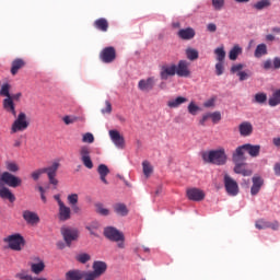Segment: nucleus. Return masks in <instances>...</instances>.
<instances>
[{
    "label": "nucleus",
    "mask_w": 280,
    "mask_h": 280,
    "mask_svg": "<svg viewBox=\"0 0 280 280\" xmlns=\"http://www.w3.org/2000/svg\"><path fill=\"white\" fill-rule=\"evenodd\" d=\"M205 163H212L213 165H226L228 156L224 148H219L215 150L205 151L201 154Z\"/></svg>",
    "instance_id": "f257e3e1"
},
{
    "label": "nucleus",
    "mask_w": 280,
    "mask_h": 280,
    "mask_svg": "<svg viewBox=\"0 0 280 280\" xmlns=\"http://www.w3.org/2000/svg\"><path fill=\"white\" fill-rule=\"evenodd\" d=\"M10 84L4 83L1 86L0 95L2 97H7L3 100V108L7 113H11L13 117H16V108L14 107V101H12V96L10 95Z\"/></svg>",
    "instance_id": "f03ea898"
},
{
    "label": "nucleus",
    "mask_w": 280,
    "mask_h": 280,
    "mask_svg": "<svg viewBox=\"0 0 280 280\" xmlns=\"http://www.w3.org/2000/svg\"><path fill=\"white\" fill-rule=\"evenodd\" d=\"M5 185L7 187L16 189V187H21V185H23V180L21 177L5 171L0 175V186L5 187Z\"/></svg>",
    "instance_id": "7ed1b4c3"
},
{
    "label": "nucleus",
    "mask_w": 280,
    "mask_h": 280,
    "mask_svg": "<svg viewBox=\"0 0 280 280\" xmlns=\"http://www.w3.org/2000/svg\"><path fill=\"white\" fill-rule=\"evenodd\" d=\"M104 235L107 237V240H110V242H117L118 248H126V244L124 243V234L117 229L106 228L104 230Z\"/></svg>",
    "instance_id": "20e7f679"
},
{
    "label": "nucleus",
    "mask_w": 280,
    "mask_h": 280,
    "mask_svg": "<svg viewBox=\"0 0 280 280\" xmlns=\"http://www.w3.org/2000/svg\"><path fill=\"white\" fill-rule=\"evenodd\" d=\"M4 242L9 245L11 250H22L25 246V238L19 233L7 236Z\"/></svg>",
    "instance_id": "39448f33"
},
{
    "label": "nucleus",
    "mask_w": 280,
    "mask_h": 280,
    "mask_svg": "<svg viewBox=\"0 0 280 280\" xmlns=\"http://www.w3.org/2000/svg\"><path fill=\"white\" fill-rule=\"evenodd\" d=\"M28 126L30 121H27V115L20 113L11 126V135L23 132V130H27Z\"/></svg>",
    "instance_id": "423d86ee"
},
{
    "label": "nucleus",
    "mask_w": 280,
    "mask_h": 280,
    "mask_svg": "<svg viewBox=\"0 0 280 280\" xmlns=\"http://www.w3.org/2000/svg\"><path fill=\"white\" fill-rule=\"evenodd\" d=\"M61 235L67 246H71V243L77 242L78 237H80V232L75 228L63 226L61 228Z\"/></svg>",
    "instance_id": "0eeeda50"
},
{
    "label": "nucleus",
    "mask_w": 280,
    "mask_h": 280,
    "mask_svg": "<svg viewBox=\"0 0 280 280\" xmlns=\"http://www.w3.org/2000/svg\"><path fill=\"white\" fill-rule=\"evenodd\" d=\"M223 183L228 196L235 197L237 194H240V185H237V182H235V179H233L231 176L225 174Z\"/></svg>",
    "instance_id": "6e6552de"
},
{
    "label": "nucleus",
    "mask_w": 280,
    "mask_h": 280,
    "mask_svg": "<svg viewBox=\"0 0 280 280\" xmlns=\"http://www.w3.org/2000/svg\"><path fill=\"white\" fill-rule=\"evenodd\" d=\"M79 156L84 167L88 170H93V160H91V148L89 145L80 147Z\"/></svg>",
    "instance_id": "1a4fd4ad"
},
{
    "label": "nucleus",
    "mask_w": 280,
    "mask_h": 280,
    "mask_svg": "<svg viewBox=\"0 0 280 280\" xmlns=\"http://www.w3.org/2000/svg\"><path fill=\"white\" fill-rule=\"evenodd\" d=\"M191 63L187 60H179L177 66L175 65V75H178V78H190L191 70L189 67Z\"/></svg>",
    "instance_id": "9d476101"
},
{
    "label": "nucleus",
    "mask_w": 280,
    "mask_h": 280,
    "mask_svg": "<svg viewBox=\"0 0 280 280\" xmlns=\"http://www.w3.org/2000/svg\"><path fill=\"white\" fill-rule=\"evenodd\" d=\"M176 75V65L164 63L160 67V78L161 80H170Z\"/></svg>",
    "instance_id": "9b49d317"
},
{
    "label": "nucleus",
    "mask_w": 280,
    "mask_h": 280,
    "mask_svg": "<svg viewBox=\"0 0 280 280\" xmlns=\"http://www.w3.org/2000/svg\"><path fill=\"white\" fill-rule=\"evenodd\" d=\"M156 84V79L154 77H149L147 79H141L138 82V89L142 93H150Z\"/></svg>",
    "instance_id": "f8f14e48"
},
{
    "label": "nucleus",
    "mask_w": 280,
    "mask_h": 280,
    "mask_svg": "<svg viewBox=\"0 0 280 280\" xmlns=\"http://www.w3.org/2000/svg\"><path fill=\"white\" fill-rule=\"evenodd\" d=\"M100 58L102 62H105L106 65L113 62L115 58H117V52L115 51L114 47H106L102 50Z\"/></svg>",
    "instance_id": "ddd939ff"
},
{
    "label": "nucleus",
    "mask_w": 280,
    "mask_h": 280,
    "mask_svg": "<svg viewBox=\"0 0 280 280\" xmlns=\"http://www.w3.org/2000/svg\"><path fill=\"white\" fill-rule=\"evenodd\" d=\"M22 218L26 224H31L32 226H35L40 222V217H38V213L32 210H24L22 212Z\"/></svg>",
    "instance_id": "4468645a"
},
{
    "label": "nucleus",
    "mask_w": 280,
    "mask_h": 280,
    "mask_svg": "<svg viewBox=\"0 0 280 280\" xmlns=\"http://www.w3.org/2000/svg\"><path fill=\"white\" fill-rule=\"evenodd\" d=\"M109 137H110L114 145H116V148H118L119 150H124V148L126 145V140L124 139V136H121V133H119V131L109 130Z\"/></svg>",
    "instance_id": "2eb2a0df"
},
{
    "label": "nucleus",
    "mask_w": 280,
    "mask_h": 280,
    "mask_svg": "<svg viewBox=\"0 0 280 280\" xmlns=\"http://www.w3.org/2000/svg\"><path fill=\"white\" fill-rule=\"evenodd\" d=\"M205 191L199 188H189L187 190L188 200H192L194 202H200L205 200Z\"/></svg>",
    "instance_id": "dca6fc26"
},
{
    "label": "nucleus",
    "mask_w": 280,
    "mask_h": 280,
    "mask_svg": "<svg viewBox=\"0 0 280 280\" xmlns=\"http://www.w3.org/2000/svg\"><path fill=\"white\" fill-rule=\"evenodd\" d=\"M71 218V208L66 206V203L59 206L58 209V220L59 222H67Z\"/></svg>",
    "instance_id": "f3484780"
},
{
    "label": "nucleus",
    "mask_w": 280,
    "mask_h": 280,
    "mask_svg": "<svg viewBox=\"0 0 280 280\" xmlns=\"http://www.w3.org/2000/svg\"><path fill=\"white\" fill-rule=\"evenodd\" d=\"M31 272L33 275H40L45 270V261L40 258H35L32 262H30Z\"/></svg>",
    "instance_id": "a211bd4d"
},
{
    "label": "nucleus",
    "mask_w": 280,
    "mask_h": 280,
    "mask_svg": "<svg viewBox=\"0 0 280 280\" xmlns=\"http://www.w3.org/2000/svg\"><path fill=\"white\" fill-rule=\"evenodd\" d=\"M252 188H250V194L252 196H257V194H259V191H261V187H264V178H261L260 176H254L252 178Z\"/></svg>",
    "instance_id": "6ab92c4d"
},
{
    "label": "nucleus",
    "mask_w": 280,
    "mask_h": 280,
    "mask_svg": "<svg viewBox=\"0 0 280 280\" xmlns=\"http://www.w3.org/2000/svg\"><path fill=\"white\" fill-rule=\"evenodd\" d=\"M244 152H246L245 144L236 148V150L232 155L233 163H244V161H246V156H244Z\"/></svg>",
    "instance_id": "aec40b11"
},
{
    "label": "nucleus",
    "mask_w": 280,
    "mask_h": 280,
    "mask_svg": "<svg viewBox=\"0 0 280 280\" xmlns=\"http://www.w3.org/2000/svg\"><path fill=\"white\" fill-rule=\"evenodd\" d=\"M0 198L2 200H9V202H15L16 196L12 194V190L7 186H0Z\"/></svg>",
    "instance_id": "412c9836"
},
{
    "label": "nucleus",
    "mask_w": 280,
    "mask_h": 280,
    "mask_svg": "<svg viewBox=\"0 0 280 280\" xmlns=\"http://www.w3.org/2000/svg\"><path fill=\"white\" fill-rule=\"evenodd\" d=\"M79 200H80V196H78V194H70L67 197L68 205L72 207L73 213H80L82 211L80 207H78Z\"/></svg>",
    "instance_id": "4be33fe9"
},
{
    "label": "nucleus",
    "mask_w": 280,
    "mask_h": 280,
    "mask_svg": "<svg viewBox=\"0 0 280 280\" xmlns=\"http://www.w3.org/2000/svg\"><path fill=\"white\" fill-rule=\"evenodd\" d=\"M234 172L235 174H242V176H252L253 171L246 168V163L244 162H234Z\"/></svg>",
    "instance_id": "5701e85b"
},
{
    "label": "nucleus",
    "mask_w": 280,
    "mask_h": 280,
    "mask_svg": "<svg viewBox=\"0 0 280 280\" xmlns=\"http://www.w3.org/2000/svg\"><path fill=\"white\" fill-rule=\"evenodd\" d=\"M241 137H250L253 135V124L244 121L238 126Z\"/></svg>",
    "instance_id": "b1692460"
},
{
    "label": "nucleus",
    "mask_w": 280,
    "mask_h": 280,
    "mask_svg": "<svg viewBox=\"0 0 280 280\" xmlns=\"http://www.w3.org/2000/svg\"><path fill=\"white\" fill-rule=\"evenodd\" d=\"M106 262L104 261H95L93 264V269L94 271H91L90 273L94 275V277H102L104 272H106Z\"/></svg>",
    "instance_id": "393cba45"
},
{
    "label": "nucleus",
    "mask_w": 280,
    "mask_h": 280,
    "mask_svg": "<svg viewBox=\"0 0 280 280\" xmlns=\"http://www.w3.org/2000/svg\"><path fill=\"white\" fill-rule=\"evenodd\" d=\"M177 36L182 38V40H191V38L196 36V31L191 27L182 28L178 31Z\"/></svg>",
    "instance_id": "a878e982"
},
{
    "label": "nucleus",
    "mask_w": 280,
    "mask_h": 280,
    "mask_svg": "<svg viewBox=\"0 0 280 280\" xmlns=\"http://www.w3.org/2000/svg\"><path fill=\"white\" fill-rule=\"evenodd\" d=\"M183 104H187V97L185 96H177L167 102L168 108H179Z\"/></svg>",
    "instance_id": "bb28decb"
},
{
    "label": "nucleus",
    "mask_w": 280,
    "mask_h": 280,
    "mask_svg": "<svg viewBox=\"0 0 280 280\" xmlns=\"http://www.w3.org/2000/svg\"><path fill=\"white\" fill-rule=\"evenodd\" d=\"M4 167L7 172H9L10 174H16V172L21 171V166H19V163H16V161L13 160H7L4 162Z\"/></svg>",
    "instance_id": "cd10ccee"
},
{
    "label": "nucleus",
    "mask_w": 280,
    "mask_h": 280,
    "mask_svg": "<svg viewBox=\"0 0 280 280\" xmlns=\"http://www.w3.org/2000/svg\"><path fill=\"white\" fill-rule=\"evenodd\" d=\"M86 272L81 270H70L66 273L67 280H82Z\"/></svg>",
    "instance_id": "c85d7f7f"
},
{
    "label": "nucleus",
    "mask_w": 280,
    "mask_h": 280,
    "mask_svg": "<svg viewBox=\"0 0 280 280\" xmlns=\"http://www.w3.org/2000/svg\"><path fill=\"white\" fill-rule=\"evenodd\" d=\"M245 152L249 154V156L257 158L259 152H261V145L256 144L253 145L250 143L245 144Z\"/></svg>",
    "instance_id": "c756f323"
},
{
    "label": "nucleus",
    "mask_w": 280,
    "mask_h": 280,
    "mask_svg": "<svg viewBox=\"0 0 280 280\" xmlns=\"http://www.w3.org/2000/svg\"><path fill=\"white\" fill-rule=\"evenodd\" d=\"M97 172L101 176L102 183H104V185H108V180H106V176H108V174L110 173L108 166H106V164H100Z\"/></svg>",
    "instance_id": "7c9ffc66"
},
{
    "label": "nucleus",
    "mask_w": 280,
    "mask_h": 280,
    "mask_svg": "<svg viewBox=\"0 0 280 280\" xmlns=\"http://www.w3.org/2000/svg\"><path fill=\"white\" fill-rule=\"evenodd\" d=\"M94 27L100 32H108V20L101 18L94 21Z\"/></svg>",
    "instance_id": "2f4dec72"
},
{
    "label": "nucleus",
    "mask_w": 280,
    "mask_h": 280,
    "mask_svg": "<svg viewBox=\"0 0 280 280\" xmlns=\"http://www.w3.org/2000/svg\"><path fill=\"white\" fill-rule=\"evenodd\" d=\"M269 106L275 107L280 104V89H277L272 92L268 101Z\"/></svg>",
    "instance_id": "473e14b6"
},
{
    "label": "nucleus",
    "mask_w": 280,
    "mask_h": 280,
    "mask_svg": "<svg viewBox=\"0 0 280 280\" xmlns=\"http://www.w3.org/2000/svg\"><path fill=\"white\" fill-rule=\"evenodd\" d=\"M58 167H60V162L55 161L52 164L48 167H44L45 173L47 174L48 177L56 176L58 172Z\"/></svg>",
    "instance_id": "72a5a7b5"
},
{
    "label": "nucleus",
    "mask_w": 280,
    "mask_h": 280,
    "mask_svg": "<svg viewBox=\"0 0 280 280\" xmlns=\"http://www.w3.org/2000/svg\"><path fill=\"white\" fill-rule=\"evenodd\" d=\"M214 56L217 57V62H224L226 58V50H224V46L215 48Z\"/></svg>",
    "instance_id": "f704fd0d"
},
{
    "label": "nucleus",
    "mask_w": 280,
    "mask_h": 280,
    "mask_svg": "<svg viewBox=\"0 0 280 280\" xmlns=\"http://www.w3.org/2000/svg\"><path fill=\"white\" fill-rule=\"evenodd\" d=\"M25 66V62L22 59H15L12 62L11 73L12 75H16L19 73V69H22Z\"/></svg>",
    "instance_id": "c9c22d12"
},
{
    "label": "nucleus",
    "mask_w": 280,
    "mask_h": 280,
    "mask_svg": "<svg viewBox=\"0 0 280 280\" xmlns=\"http://www.w3.org/2000/svg\"><path fill=\"white\" fill-rule=\"evenodd\" d=\"M242 54V47L240 45H234L229 52L230 60H237V57Z\"/></svg>",
    "instance_id": "e433bc0d"
},
{
    "label": "nucleus",
    "mask_w": 280,
    "mask_h": 280,
    "mask_svg": "<svg viewBox=\"0 0 280 280\" xmlns=\"http://www.w3.org/2000/svg\"><path fill=\"white\" fill-rule=\"evenodd\" d=\"M266 54H268V47L266 46V44H259L256 47L254 56L255 58H261V56H266Z\"/></svg>",
    "instance_id": "4c0bfd02"
},
{
    "label": "nucleus",
    "mask_w": 280,
    "mask_h": 280,
    "mask_svg": "<svg viewBox=\"0 0 280 280\" xmlns=\"http://www.w3.org/2000/svg\"><path fill=\"white\" fill-rule=\"evenodd\" d=\"M114 211L121 217L128 215V208L124 203H116L114 206Z\"/></svg>",
    "instance_id": "58836bf2"
},
{
    "label": "nucleus",
    "mask_w": 280,
    "mask_h": 280,
    "mask_svg": "<svg viewBox=\"0 0 280 280\" xmlns=\"http://www.w3.org/2000/svg\"><path fill=\"white\" fill-rule=\"evenodd\" d=\"M198 56H199V54L196 48H187L186 49V57L188 60H191V61L198 60Z\"/></svg>",
    "instance_id": "ea45409f"
},
{
    "label": "nucleus",
    "mask_w": 280,
    "mask_h": 280,
    "mask_svg": "<svg viewBox=\"0 0 280 280\" xmlns=\"http://www.w3.org/2000/svg\"><path fill=\"white\" fill-rule=\"evenodd\" d=\"M142 168H143V174L147 178H150V176L152 175L153 168L152 165L150 164V162L144 161L142 162Z\"/></svg>",
    "instance_id": "a19ab883"
},
{
    "label": "nucleus",
    "mask_w": 280,
    "mask_h": 280,
    "mask_svg": "<svg viewBox=\"0 0 280 280\" xmlns=\"http://www.w3.org/2000/svg\"><path fill=\"white\" fill-rule=\"evenodd\" d=\"M256 10H266V8H270V2L268 0H260L254 4Z\"/></svg>",
    "instance_id": "79ce46f5"
},
{
    "label": "nucleus",
    "mask_w": 280,
    "mask_h": 280,
    "mask_svg": "<svg viewBox=\"0 0 280 280\" xmlns=\"http://www.w3.org/2000/svg\"><path fill=\"white\" fill-rule=\"evenodd\" d=\"M266 100H268L266 93H257L254 96V102H256V104H265Z\"/></svg>",
    "instance_id": "37998d69"
},
{
    "label": "nucleus",
    "mask_w": 280,
    "mask_h": 280,
    "mask_svg": "<svg viewBox=\"0 0 280 280\" xmlns=\"http://www.w3.org/2000/svg\"><path fill=\"white\" fill-rule=\"evenodd\" d=\"M199 110H200V107L195 102H190L188 104V113L190 115H198Z\"/></svg>",
    "instance_id": "c03bdc74"
},
{
    "label": "nucleus",
    "mask_w": 280,
    "mask_h": 280,
    "mask_svg": "<svg viewBox=\"0 0 280 280\" xmlns=\"http://www.w3.org/2000/svg\"><path fill=\"white\" fill-rule=\"evenodd\" d=\"M96 213L100 215H108L110 211L104 207L102 203L96 205Z\"/></svg>",
    "instance_id": "a18cd8bd"
},
{
    "label": "nucleus",
    "mask_w": 280,
    "mask_h": 280,
    "mask_svg": "<svg viewBox=\"0 0 280 280\" xmlns=\"http://www.w3.org/2000/svg\"><path fill=\"white\" fill-rule=\"evenodd\" d=\"M77 260H79L80 264H86V261L91 260V255H89L86 253L79 254L77 256Z\"/></svg>",
    "instance_id": "49530a36"
},
{
    "label": "nucleus",
    "mask_w": 280,
    "mask_h": 280,
    "mask_svg": "<svg viewBox=\"0 0 280 280\" xmlns=\"http://www.w3.org/2000/svg\"><path fill=\"white\" fill-rule=\"evenodd\" d=\"M95 141V137L91 132H86L82 137L83 143H93Z\"/></svg>",
    "instance_id": "de8ad7c7"
},
{
    "label": "nucleus",
    "mask_w": 280,
    "mask_h": 280,
    "mask_svg": "<svg viewBox=\"0 0 280 280\" xmlns=\"http://www.w3.org/2000/svg\"><path fill=\"white\" fill-rule=\"evenodd\" d=\"M255 226L259 231H264V229H268V221H266L264 219L258 220V221H256Z\"/></svg>",
    "instance_id": "09e8293b"
},
{
    "label": "nucleus",
    "mask_w": 280,
    "mask_h": 280,
    "mask_svg": "<svg viewBox=\"0 0 280 280\" xmlns=\"http://www.w3.org/2000/svg\"><path fill=\"white\" fill-rule=\"evenodd\" d=\"M224 73V61H218L215 63V74L222 75Z\"/></svg>",
    "instance_id": "8fccbe9b"
},
{
    "label": "nucleus",
    "mask_w": 280,
    "mask_h": 280,
    "mask_svg": "<svg viewBox=\"0 0 280 280\" xmlns=\"http://www.w3.org/2000/svg\"><path fill=\"white\" fill-rule=\"evenodd\" d=\"M101 113H102L103 115H110V113H113V105L110 104L109 101H106V102H105V108H103V109L101 110Z\"/></svg>",
    "instance_id": "3c124183"
},
{
    "label": "nucleus",
    "mask_w": 280,
    "mask_h": 280,
    "mask_svg": "<svg viewBox=\"0 0 280 280\" xmlns=\"http://www.w3.org/2000/svg\"><path fill=\"white\" fill-rule=\"evenodd\" d=\"M45 172H46L45 168H38V170L34 171L31 174V176H32L33 180H38V178H40L42 174H46Z\"/></svg>",
    "instance_id": "603ef678"
},
{
    "label": "nucleus",
    "mask_w": 280,
    "mask_h": 280,
    "mask_svg": "<svg viewBox=\"0 0 280 280\" xmlns=\"http://www.w3.org/2000/svg\"><path fill=\"white\" fill-rule=\"evenodd\" d=\"M212 7L214 10H222L224 8V0H212Z\"/></svg>",
    "instance_id": "864d4df0"
},
{
    "label": "nucleus",
    "mask_w": 280,
    "mask_h": 280,
    "mask_svg": "<svg viewBox=\"0 0 280 280\" xmlns=\"http://www.w3.org/2000/svg\"><path fill=\"white\" fill-rule=\"evenodd\" d=\"M16 277L20 280H34V277H32V275H30L25 271H22V272L18 273Z\"/></svg>",
    "instance_id": "5fc2aeb1"
},
{
    "label": "nucleus",
    "mask_w": 280,
    "mask_h": 280,
    "mask_svg": "<svg viewBox=\"0 0 280 280\" xmlns=\"http://www.w3.org/2000/svg\"><path fill=\"white\" fill-rule=\"evenodd\" d=\"M237 77L240 78L241 82H244V80H248L250 78V71H242L237 73Z\"/></svg>",
    "instance_id": "6e6d98bb"
},
{
    "label": "nucleus",
    "mask_w": 280,
    "mask_h": 280,
    "mask_svg": "<svg viewBox=\"0 0 280 280\" xmlns=\"http://www.w3.org/2000/svg\"><path fill=\"white\" fill-rule=\"evenodd\" d=\"M242 69H244L243 63H236L231 67V73H240L242 72Z\"/></svg>",
    "instance_id": "4d7b16f0"
},
{
    "label": "nucleus",
    "mask_w": 280,
    "mask_h": 280,
    "mask_svg": "<svg viewBox=\"0 0 280 280\" xmlns=\"http://www.w3.org/2000/svg\"><path fill=\"white\" fill-rule=\"evenodd\" d=\"M210 118L212 119L213 124H218V121L222 119V114H220V112L211 113Z\"/></svg>",
    "instance_id": "13d9d810"
},
{
    "label": "nucleus",
    "mask_w": 280,
    "mask_h": 280,
    "mask_svg": "<svg viewBox=\"0 0 280 280\" xmlns=\"http://www.w3.org/2000/svg\"><path fill=\"white\" fill-rule=\"evenodd\" d=\"M75 120H77V118L73 117V116H65L62 118V121H63V124H66V126H69L71 124H75Z\"/></svg>",
    "instance_id": "bf43d9fd"
},
{
    "label": "nucleus",
    "mask_w": 280,
    "mask_h": 280,
    "mask_svg": "<svg viewBox=\"0 0 280 280\" xmlns=\"http://www.w3.org/2000/svg\"><path fill=\"white\" fill-rule=\"evenodd\" d=\"M262 69H265L266 71H268L270 69H275L272 60L268 59V60L264 61Z\"/></svg>",
    "instance_id": "052dcab7"
},
{
    "label": "nucleus",
    "mask_w": 280,
    "mask_h": 280,
    "mask_svg": "<svg viewBox=\"0 0 280 280\" xmlns=\"http://www.w3.org/2000/svg\"><path fill=\"white\" fill-rule=\"evenodd\" d=\"M205 108H213L215 106V98H209L203 103Z\"/></svg>",
    "instance_id": "680f3d73"
},
{
    "label": "nucleus",
    "mask_w": 280,
    "mask_h": 280,
    "mask_svg": "<svg viewBox=\"0 0 280 280\" xmlns=\"http://www.w3.org/2000/svg\"><path fill=\"white\" fill-rule=\"evenodd\" d=\"M268 229H272V231H279V222L275 221L272 223L268 222Z\"/></svg>",
    "instance_id": "e2e57ef3"
},
{
    "label": "nucleus",
    "mask_w": 280,
    "mask_h": 280,
    "mask_svg": "<svg viewBox=\"0 0 280 280\" xmlns=\"http://www.w3.org/2000/svg\"><path fill=\"white\" fill-rule=\"evenodd\" d=\"M50 185H54V187H58V179L56 176L48 177Z\"/></svg>",
    "instance_id": "0e129e2a"
},
{
    "label": "nucleus",
    "mask_w": 280,
    "mask_h": 280,
    "mask_svg": "<svg viewBox=\"0 0 280 280\" xmlns=\"http://www.w3.org/2000/svg\"><path fill=\"white\" fill-rule=\"evenodd\" d=\"M273 172H275L276 176H280V162H278L273 165Z\"/></svg>",
    "instance_id": "69168bd1"
},
{
    "label": "nucleus",
    "mask_w": 280,
    "mask_h": 280,
    "mask_svg": "<svg viewBox=\"0 0 280 280\" xmlns=\"http://www.w3.org/2000/svg\"><path fill=\"white\" fill-rule=\"evenodd\" d=\"M273 69H280V58L276 57L273 58Z\"/></svg>",
    "instance_id": "338daca9"
},
{
    "label": "nucleus",
    "mask_w": 280,
    "mask_h": 280,
    "mask_svg": "<svg viewBox=\"0 0 280 280\" xmlns=\"http://www.w3.org/2000/svg\"><path fill=\"white\" fill-rule=\"evenodd\" d=\"M83 278H85V280H95V279H97V277L94 276L91 272H85V276Z\"/></svg>",
    "instance_id": "774afa93"
}]
</instances>
